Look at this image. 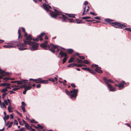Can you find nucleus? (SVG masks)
I'll return each mask as SVG.
<instances>
[{"label":"nucleus","mask_w":131,"mask_h":131,"mask_svg":"<svg viewBox=\"0 0 131 131\" xmlns=\"http://www.w3.org/2000/svg\"><path fill=\"white\" fill-rule=\"evenodd\" d=\"M32 39L31 35H29L26 38V40H24V43L17 45V46L18 48V49L19 50L21 51L29 49L27 48V45H28L30 46V49L31 51H34L37 50L39 44L35 42H31V40Z\"/></svg>","instance_id":"f257e3e1"},{"label":"nucleus","mask_w":131,"mask_h":131,"mask_svg":"<svg viewBox=\"0 0 131 131\" xmlns=\"http://www.w3.org/2000/svg\"><path fill=\"white\" fill-rule=\"evenodd\" d=\"M54 12L51 11L50 12V15L52 17L55 18L57 16H58L59 18L63 19L62 20L63 22L73 23L74 21L72 19L68 18V17L63 14L62 12L58 11L55 9H54Z\"/></svg>","instance_id":"f03ea898"},{"label":"nucleus","mask_w":131,"mask_h":131,"mask_svg":"<svg viewBox=\"0 0 131 131\" xmlns=\"http://www.w3.org/2000/svg\"><path fill=\"white\" fill-rule=\"evenodd\" d=\"M78 92V90L75 89H73L72 90L70 91V92L66 89L65 90V92L66 94L68 95H70L71 98H72L74 97L76 98L77 96Z\"/></svg>","instance_id":"7ed1b4c3"},{"label":"nucleus","mask_w":131,"mask_h":131,"mask_svg":"<svg viewBox=\"0 0 131 131\" xmlns=\"http://www.w3.org/2000/svg\"><path fill=\"white\" fill-rule=\"evenodd\" d=\"M110 24L112 26H115L116 28H122L126 27L124 24H122L117 22H113Z\"/></svg>","instance_id":"20e7f679"},{"label":"nucleus","mask_w":131,"mask_h":131,"mask_svg":"<svg viewBox=\"0 0 131 131\" xmlns=\"http://www.w3.org/2000/svg\"><path fill=\"white\" fill-rule=\"evenodd\" d=\"M18 42L17 41H12L10 42H8L7 44L8 45H4L3 47H4L6 48H13L16 47V45L14 44V43H18Z\"/></svg>","instance_id":"39448f33"},{"label":"nucleus","mask_w":131,"mask_h":131,"mask_svg":"<svg viewBox=\"0 0 131 131\" xmlns=\"http://www.w3.org/2000/svg\"><path fill=\"white\" fill-rule=\"evenodd\" d=\"M103 79L104 80L105 82L107 85L108 87L109 88L110 90V91L113 92L115 91V89L113 87L111 84H109L108 83H107V82H106V77H104L103 78Z\"/></svg>","instance_id":"423d86ee"},{"label":"nucleus","mask_w":131,"mask_h":131,"mask_svg":"<svg viewBox=\"0 0 131 131\" xmlns=\"http://www.w3.org/2000/svg\"><path fill=\"white\" fill-rule=\"evenodd\" d=\"M58 47V46H55L53 44L51 43L50 44V48L51 47L52 48V49L51 48L49 49L53 53H54L55 51L54 50V49L57 48V47Z\"/></svg>","instance_id":"0eeeda50"},{"label":"nucleus","mask_w":131,"mask_h":131,"mask_svg":"<svg viewBox=\"0 0 131 131\" xmlns=\"http://www.w3.org/2000/svg\"><path fill=\"white\" fill-rule=\"evenodd\" d=\"M47 42L48 41H46L44 43L40 44V47L43 48L47 47H48L49 48L50 45L49 46V45H48Z\"/></svg>","instance_id":"6e6552de"},{"label":"nucleus","mask_w":131,"mask_h":131,"mask_svg":"<svg viewBox=\"0 0 131 131\" xmlns=\"http://www.w3.org/2000/svg\"><path fill=\"white\" fill-rule=\"evenodd\" d=\"M82 69L85 70H86L89 71L90 73H92L93 74H95V72L93 70H91L89 68H87L83 67L82 68Z\"/></svg>","instance_id":"1a4fd4ad"},{"label":"nucleus","mask_w":131,"mask_h":131,"mask_svg":"<svg viewBox=\"0 0 131 131\" xmlns=\"http://www.w3.org/2000/svg\"><path fill=\"white\" fill-rule=\"evenodd\" d=\"M0 73L1 74V75H0V79H1L3 78V76L6 75V73L3 70H2L0 68Z\"/></svg>","instance_id":"9d476101"},{"label":"nucleus","mask_w":131,"mask_h":131,"mask_svg":"<svg viewBox=\"0 0 131 131\" xmlns=\"http://www.w3.org/2000/svg\"><path fill=\"white\" fill-rule=\"evenodd\" d=\"M42 6L47 11H48L49 10V8H51V6L46 4H43L42 5Z\"/></svg>","instance_id":"9b49d317"},{"label":"nucleus","mask_w":131,"mask_h":131,"mask_svg":"<svg viewBox=\"0 0 131 131\" xmlns=\"http://www.w3.org/2000/svg\"><path fill=\"white\" fill-rule=\"evenodd\" d=\"M125 83H126L124 81H123L121 83H119L118 85V87L119 88L118 89L120 90L121 89L120 88L123 87L124 85V84Z\"/></svg>","instance_id":"f8f14e48"},{"label":"nucleus","mask_w":131,"mask_h":131,"mask_svg":"<svg viewBox=\"0 0 131 131\" xmlns=\"http://www.w3.org/2000/svg\"><path fill=\"white\" fill-rule=\"evenodd\" d=\"M60 50L61 51L59 53V54L61 56V57L67 56V55L66 53L63 52L61 50Z\"/></svg>","instance_id":"ddd939ff"},{"label":"nucleus","mask_w":131,"mask_h":131,"mask_svg":"<svg viewBox=\"0 0 131 131\" xmlns=\"http://www.w3.org/2000/svg\"><path fill=\"white\" fill-rule=\"evenodd\" d=\"M101 68L100 67H98L96 68L95 69V71L99 73H102V71L101 70Z\"/></svg>","instance_id":"4468645a"},{"label":"nucleus","mask_w":131,"mask_h":131,"mask_svg":"<svg viewBox=\"0 0 131 131\" xmlns=\"http://www.w3.org/2000/svg\"><path fill=\"white\" fill-rule=\"evenodd\" d=\"M45 34V33L44 32H42L38 36V38H39L40 41H42V39L41 37L43 36Z\"/></svg>","instance_id":"2eb2a0df"},{"label":"nucleus","mask_w":131,"mask_h":131,"mask_svg":"<svg viewBox=\"0 0 131 131\" xmlns=\"http://www.w3.org/2000/svg\"><path fill=\"white\" fill-rule=\"evenodd\" d=\"M13 123V122H10L9 121L7 122L6 124V125L7 126H8V127L10 128L11 126Z\"/></svg>","instance_id":"dca6fc26"},{"label":"nucleus","mask_w":131,"mask_h":131,"mask_svg":"<svg viewBox=\"0 0 131 131\" xmlns=\"http://www.w3.org/2000/svg\"><path fill=\"white\" fill-rule=\"evenodd\" d=\"M2 102L0 100V106L1 108H2L3 107L6 108V106L4 104V102H2Z\"/></svg>","instance_id":"f3484780"},{"label":"nucleus","mask_w":131,"mask_h":131,"mask_svg":"<svg viewBox=\"0 0 131 131\" xmlns=\"http://www.w3.org/2000/svg\"><path fill=\"white\" fill-rule=\"evenodd\" d=\"M36 81V83H43L45 84H46L47 83V81L45 80H42L40 81H39L38 82V81Z\"/></svg>","instance_id":"a211bd4d"},{"label":"nucleus","mask_w":131,"mask_h":131,"mask_svg":"<svg viewBox=\"0 0 131 131\" xmlns=\"http://www.w3.org/2000/svg\"><path fill=\"white\" fill-rule=\"evenodd\" d=\"M25 126L26 128L28 130H29L31 128V126H30L27 123H26L25 125Z\"/></svg>","instance_id":"6ab92c4d"},{"label":"nucleus","mask_w":131,"mask_h":131,"mask_svg":"<svg viewBox=\"0 0 131 131\" xmlns=\"http://www.w3.org/2000/svg\"><path fill=\"white\" fill-rule=\"evenodd\" d=\"M8 109L9 112H12L13 111V108L11 106H8Z\"/></svg>","instance_id":"aec40b11"},{"label":"nucleus","mask_w":131,"mask_h":131,"mask_svg":"<svg viewBox=\"0 0 131 131\" xmlns=\"http://www.w3.org/2000/svg\"><path fill=\"white\" fill-rule=\"evenodd\" d=\"M32 87L31 86H26V85L25 87V89L27 91L30 90L31 89Z\"/></svg>","instance_id":"412c9836"},{"label":"nucleus","mask_w":131,"mask_h":131,"mask_svg":"<svg viewBox=\"0 0 131 131\" xmlns=\"http://www.w3.org/2000/svg\"><path fill=\"white\" fill-rule=\"evenodd\" d=\"M22 84H25L27 83L28 80L25 79H22L21 80Z\"/></svg>","instance_id":"4be33fe9"},{"label":"nucleus","mask_w":131,"mask_h":131,"mask_svg":"<svg viewBox=\"0 0 131 131\" xmlns=\"http://www.w3.org/2000/svg\"><path fill=\"white\" fill-rule=\"evenodd\" d=\"M76 64H77L75 63L71 64L68 65L67 67H72L74 66H76Z\"/></svg>","instance_id":"5701e85b"},{"label":"nucleus","mask_w":131,"mask_h":131,"mask_svg":"<svg viewBox=\"0 0 131 131\" xmlns=\"http://www.w3.org/2000/svg\"><path fill=\"white\" fill-rule=\"evenodd\" d=\"M18 38H22V36L21 35V34L20 32V29L18 30Z\"/></svg>","instance_id":"b1692460"},{"label":"nucleus","mask_w":131,"mask_h":131,"mask_svg":"<svg viewBox=\"0 0 131 131\" xmlns=\"http://www.w3.org/2000/svg\"><path fill=\"white\" fill-rule=\"evenodd\" d=\"M7 91V89L6 88H5L2 89L1 90V92L3 93H5Z\"/></svg>","instance_id":"393cba45"},{"label":"nucleus","mask_w":131,"mask_h":131,"mask_svg":"<svg viewBox=\"0 0 131 131\" xmlns=\"http://www.w3.org/2000/svg\"><path fill=\"white\" fill-rule=\"evenodd\" d=\"M1 86H6V85H10V84L8 83H2L1 84Z\"/></svg>","instance_id":"a878e982"},{"label":"nucleus","mask_w":131,"mask_h":131,"mask_svg":"<svg viewBox=\"0 0 131 131\" xmlns=\"http://www.w3.org/2000/svg\"><path fill=\"white\" fill-rule=\"evenodd\" d=\"M3 79L4 80H5V81H6L7 80H13L14 79V78H12L11 79H10V78H3Z\"/></svg>","instance_id":"bb28decb"},{"label":"nucleus","mask_w":131,"mask_h":131,"mask_svg":"<svg viewBox=\"0 0 131 131\" xmlns=\"http://www.w3.org/2000/svg\"><path fill=\"white\" fill-rule=\"evenodd\" d=\"M66 15H68V16L69 17H75L74 15V14H66Z\"/></svg>","instance_id":"cd10ccee"},{"label":"nucleus","mask_w":131,"mask_h":131,"mask_svg":"<svg viewBox=\"0 0 131 131\" xmlns=\"http://www.w3.org/2000/svg\"><path fill=\"white\" fill-rule=\"evenodd\" d=\"M106 78V81L107 82V83H108L107 82H109L111 83H113V81H112L111 79H107V78Z\"/></svg>","instance_id":"c85d7f7f"},{"label":"nucleus","mask_w":131,"mask_h":131,"mask_svg":"<svg viewBox=\"0 0 131 131\" xmlns=\"http://www.w3.org/2000/svg\"><path fill=\"white\" fill-rule=\"evenodd\" d=\"M67 58V56L66 57H64L63 58V63H64L66 61Z\"/></svg>","instance_id":"c756f323"},{"label":"nucleus","mask_w":131,"mask_h":131,"mask_svg":"<svg viewBox=\"0 0 131 131\" xmlns=\"http://www.w3.org/2000/svg\"><path fill=\"white\" fill-rule=\"evenodd\" d=\"M77 61L78 63H83V61L79 58L77 59Z\"/></svg>","instance_id":"7c9ffc66"},{"label":"nucleus","mask_w":131,"mask_h":131,"mask_svg":"<svg viewBox=\"0 0 131 131\" xmlns=\"http://www.w3.org/2000/svg\"><path fill=\"white\" fill-rule=\"evenodd\" d=\"M19 89L20 88H19V87H17L13 88L12 89V90L14 91H16L19 90Z\"/></svg>","instance_id":"2f4dec72"},{"label":"nucleus","mask_w":131,"mask_h":131,"mask_svg":"<svg viewBox=\"0 0 131 131\" xmlns=\"http://www.w3.org/2000/svg\"><path fill=\"white\" fill-rule=\"evenodd\" d=\"M68 51L69 53H71L73 52V50L71 49H68Z\"/></svg>","instance_id":"473e14b6"},{"label":"nucleus","mask_w":131,"mask_h":131,"mask_svg":"<svg viewBox=\"0 0 131 131\" xmlns=\"http://www.w3.org/2000/svg\"><path fill=\"white\" fill-rule=\"evenodd\" d=\"M91 18L89 16L84 17L82 18V19H86Z\"/></svg>","instance_id":"72a5a7b5"},{"label":"nucleus","mask_w":131,"mask_h":131,"mask_svg":"<svg viewBox=\"0 0 131 131\" xmlns=\"http://www.w3.org/2000/svg\"><path fill=\"white\" fill-rule=\"evenodd\" d=\"M16 83H17V84L18 85L22 84V83L21 80L19 81H16Z\"/></svg>","instance_id":"f704fd0d"},{"label":"nucleus","mask_w":131,"mask_h":131,"mask_svg":"<svg viewBox=\"0 0 131 131\" xmlns=\"http://www.w3.org/2000/svg\"><path fill=\"white\" fill-rule=\"evenodd\" d=\"M30 122L31 123H38L37 122L35 121L34 119H32V120L30 121Z\"/></svg>","instance_id":"c9c22d12"},{"label":"nucleus","mask_w":131,"mask_h":131,"mask_svg":"<svg viewBox=\"0 0 131 131\" xmlns=\"http://www.w3.org/2000/svg\"><path fill=\"white\" fill-rule=\"evenodd\" d=\"M73 60V58H71L68 61V63H70L72 62Z\"/></svg>","instance_id":"e433bc0d"},{"label":"nucleus","mask_w":131,"mask_h":131,"mask_svg":"<svg viewBox=\"0 0 131 131\" xmlns=\"http://www.w3.org/2000/svg\"><path fill=\"white\" fill-rule=\"evenodd\" d=\"M37 126L38 127V128H39L40 129H42L43 128V127L42 126L40 125L39 124H38L37 125Z\"/></svg>","instance_id":"4c0bfd02"},{"label":"nucleus","mask_w":131,"mask_h":131,"mask_svg":"<svg viewBox=\"0 0 131 131\" xmlns=\"http://www.w3.org/2000/svg\"><path fill=\"white\" fill-rule=\"evenodd\" d=\"M83 63H85L86 64H88L89 63V62L87 60H85L83 61Z\"/></svg>","instance_id":"58836bf2"},{"label":"nucleus","mask_w":131,"mask_h":131,"mask_svg":"<svg viewBox=\"0 0 131 131\" xmlns=\"http://www.w3.org/2000/svg\"><path fill=\"white\" fill-rule=\"evenodd\" d=\"M4 103L5 105H7L8 104V103L6 100H4Z\"/></svg>","instance_id":"ea45409f"},{"label":"nucleus","mask_w":131,"mask_h":131,"mask_svg":"<svg viewBox=\"0 0 131 131\" xmlns=\"http://www.w3.org/2000/svg\"><path fill=\"white\" fill-rule=\"evenodd\" d=\"M21 107L22 110H23L24 112H25V109L24 106H21Z\"/></svg>","instance_id":"a19ab883"},{"label":"nucleus","mask_w":131,"mask_h":131,"mask_svg":"<svg viewBox=\"0 0 131 131\" xmlns=\"http://www.w3.org/2000/svg\"><path fill=\"white\" fill-rule=\"evenodd\" d=\"M48 80L50 81H52L53 82H54V79L52 78H50Z\"/></svg>","instance_id":"79ce46f5"},{"label":"nucleus","mask_w":131,"mask_h":131,"mask_svg":"<svg viewBox=\"0 0 131 131\" xmlns=\"http://www.w3.org/2000/svg\"><path fill=\"white\" fill-rule=\"evenodd\" d=\"M89 9H90V7H89V6H88V9H87V10H86V12H85V14H86L88 12Z\"/></svg>","instance_id":"37998d69"},{"label":"nucleus","mask_w":131,"mask_h":131,"mask_svg":"<svg viewBox=\"0 0 131 131\" xmlns=\"http://www.w3.org/2000/svg\"><path fill=\"white\" fill-rule=\"evenodd\" d=\"M19 87V86L18 85H14L12 86H11V87L12 88H15L16 87Z\"/></svg>","instance_id":"c03bdc74"},{"label":"nucleus","mask_w":131,"mask_h":131,"mask_svg":"<svg viewBox=\"0 0 131 131\" xmlns=\"http://www.w3.org/2000/svg\"><path fill=\"white\" fill-rule=\"evenodd\" d=\"M105 20L107 22L109 23H110L111 21V20L110 19H106Z\"/></svg>","instance_id":"a18cd8bd"},{"label":"nucleus","mask_w":131,"mask_h":131,"mask_svg":"<svg viewBox=\"0 0 131 131\" xmlns=\"http://www.w3.org/2000/svg\"><path fill=\"white\" fill-rule=\"evenodd\" d=\"M76 23H77L78 24L81 23H82L81 21L80 20H77Z\"/></svg>","instance_id":"49530a36"},{"label":"nucleus","mask_w":131,"mask_h":131,"mask_svg":"<svg viewBox=\"0 0 131 131\" xmlns=\"http://www.w3.org/2000/svg\"><path fill=\"white\" fill-rule=\"evenodd\" d=\"M25 128L24 127L21 128L20 130L19 131H24L25 130Z\"/></svg>","instance_id":"de8ad7c7"},{"label":"nucleus","mask_w":131,"mask_h":131,"mask_svg":"<svg viewBox=\"0 0 131 131\" xmlns=\"http://www.w3.org/2000/svg\"><path fill=\"white\" fill-rule=\"evenodd\" d=\"M16 112L17 113V114L19 115L20 116H22V115L19 112H18V111H17Z\"/></svg>","instance_id":"09e8293b"},{"label":"nucleus","mask_w":131,"mask_h":131,"mask_svg":"<svg viewBox=\"0 0 131 131\" xmlns=\"http://www.w3.org/2000/svg\"><path fill=\"white\" fill-rule=\"evenodd\" d=\"M6 86H6L5 88H6L7 89V88L10 89H11V87L10 86V85H6Z\"/></svg>","instance_id":"8fccbe9b"},{"label":"nucleus","mask_w":131,"mask_h":131,"mask_svg":"<svg viewBox=\"0 0 131 131\" xmlns=\"http://www.w3.org/2000/svg\"><path fill=\"white\" fill-rule=\"evenodd\" d=\"M14 121V124H15L16 125H17L18 124V123L17 121L15 119Z\"/></svg>","instance_id":"3c124183"},{"label":"nucleus","mask_w":131,"mask_h":131,"mask_svg":"<svg viewBox=\"0 0 131 131\" xmlns=\"http://www.w3.org/2000/svg\"><path fill=\"white\" fill-rule=\"evenodd\" d=\"M79 57L80 58L82 59H85L84 57L83 56H79Z\"/></svg>","instance_id":"603ef678"},{"label":"nucleus","mask_w":131,"mask_h":131,"mask_svg":"<svg viewBox=\"0 0 131 131\" xmlns=\"http://www.w3.org/2000/svg\"><path fill=\"white\" fill-rule=\"evenodd\" d=\"M42 80V79H41V78H38V79H35V80H34L35 81H40V80Z\"/></svg>","instance_id":"864d4df0"},{"label":"nucleus","mask_w":131,"mask_h":131,"mask_svg":"<svg viewBox=\"0 0 131 131\" xmlns=\"http://www.w3.org/2000/svg\"><path fill=\"white\" fill-rule=\"evenodd\" d=\"M26 86V85H23L20 86V87H19V88H20V89L21 88H24V89H25V87Z\"/></svg>","instance_id":"5fc2aeb1"},{"label":"nucleus","mask_w":131,"mask_h":131,"mask_svg":"<svg viewBox=\"0 0 131 131\" xmlns=\"http://www.w3.org/2000/svg\"><path fill=\"white\" fill-rule=\"evenodd\" d=\"M21 104H22L21 106H25V104L24 102H21Z\"/></svg>","instance_id":"6e6d98bb"},{"label":"nucleus","mask_w":131,"mask_h":131,"mask_svg":"<svg viewBox=\"0 0 131 131\" xmlns=\"http://www.w3.org/2000/svg\"><path fill=\"white\" fill-rule=\"evenodd\" d=\"M71 85L72 87H73L74 88H75V85L73 83H72L71 84Z\"/></svg>","instance_id":"4d7b16f0"},{"label":"nucleus","mask_w":131,"mask_h":131,"mask_svg":"<svg viewBox=\"0 0 131 131\" xmlns=\"http://www.w3.org/2000/svg\"><path fill=\"white\" fill-rule=\"evenodd\" d=\"M8 94V93H4L3 94H2V96H5L7 95Z\"/></svg>","instance_id":"13d9d810"},{"label":"nucleus","mask_w":131,"mask_h":131,"mask_svg":"<svg viewBox=\"0 0 131 131\" xmlns=\"http://www.w3.org/2000/svg\"><path fill=\"white\" fill-rule=\"evenodd\" d=\"M85 8H86V7H85L84 8V11H83V13H82V15H83L84 14H85Z\"/></svg>","instance_id":"bf43d9fd"},{"label":"nucleus","mask_w":131,"mask_h":131,"mask_svg":"<svg viewBox=\"0 0 131 131\" xmlns=\"http://www.w3.org/2000/svg\"><path fill=\"white\" fill-rule=\"evenodd\" d=\"M90 14L92 15H97V14H95L94 13L92 12H91L90 13Z\"/></svg>","instance_id":"052dcab7"},{"label":"nucleus","mask_w":131,"mask_h":131,"mask_svg":"<svg viewBox=\"0 0 131 131\" xmlns=\"http://www.w3.org/2000/svg\"><path fill=\"white\" fill-rule=\"evenodd\" d=\"M94 66L95 67H96V68L97 67H98V66L96 64H93L91 66L92 67H93Z\"/></svg>","instance_id":"680f3d73"},{"label":"nucleus","mask_w":131,"mask_h":131,"mask_svg":"<svg viewBox=\"0 0 131 131\" xmlns=\"http://www.w3.org/2000/svg\"><path fill=\"white\" fill-rule=\"evenodd\" d=\"M41 86V85L40 84H38L37 85V88H39Z\"/></svg>","instance_id":"e2e57ef3"},{"label":"nucleus","mask_w":131,"mask_h":131,"mask_svg":"<svg viewBox=\"0 0 131 131\" xmlns=\"http://www.w3.org/2000/svg\"><path fill=\"white\" fill-rule=\"evenodd\" d=\"M94 18H95V19H98V20H100L101 19H100V18L99 17H98V16L97 17H95Z\"/></svg>","instance_id":"0e129e2a"},{"label":"nucleus","mask_w":131,"mask_h":131,"mask_svg":"<svg viewBox=\"0 0 131 131\" xmlns=\"http://www.w3.org/2000/svg\"><path fill=\"white\" fill-rule=\"evenodd\" d=\"M9 92H10V94H11L12 93H15V92H14L13 91H12L11 90Z\"/></svg>","instance_id":"69168bd1"},{"label":"nucleus","mask_w":131,"mask_h":131,"mask_svg":"<svg viewBox=\"0 0 131 131\" xmlns=\"http://www.w3.org/2000/svg\"><path fill=\"white\" fill-rule=\"evenodd\" d=\"M88 3V2L87 1H85V2L84 5L85 6H86Z\"/></svg>","instance_id":"338daca9"},{"label":"nucleus","mask_w":131,"mask_h":131,"mask_svg":"<svg viewBox=\"0 0 131 131\" xmlns=\"http://www.w3.org/2000/svg\"><path fill=\"white\" fill-rule=\"evenodd\" d=\"M6 120L8 119L9 118V116L8 115H6Z\"/></svg>","instance_id":"774afa93"}]
</instances>
